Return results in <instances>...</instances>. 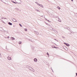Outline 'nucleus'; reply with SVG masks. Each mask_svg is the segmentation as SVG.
Returning a JSON list of instances; mask_svg holds the SVG:
<instances>
[{
  "mask_svg": "<svg viewBox=\"0 0 77 77\" xmlns=\"http://www.w3.org/2000/svg\"><path fill=\"white\" fill-rule=\"evenodd\" d=\"M12 20L14 22H17V20H16V19H15V18H12Z\"/></svg>",
  "mask_w": 77,
  "mask_h": 77,
  "instance_id": "nucleus-1",
  "label": "nucleus"
},
{
  "mask_svg": "<svg viewBox=\"0 0 77 77\" xmlns=\"http://www.w3.org/2000/svg\"><path fill=\"white\" fill-rule=\"evenodd\" d=\"M64 44H65L67 46V47H69V44L66 43H64Z\"/></svg>",
  "mask_w": 77,
  "mask_h": 77,
  "instance_id": "nucleus-2",
  "label": "nucleus"
},
{
  "mask_svg": "<svg viewBox=\"0 0 77 77\" xmlns=\"http://www.w3.org/2000/svg\"><path fill=\"white\" fill-rule=\"evenodd\" d=\"M34 62H36L38 61V60L37 59L35 58L34 59Z\"/></svg>",
  "mask_w": 77,
  "mask_h": 77,
  "instance_id": "nucleus-3",
  "label": "nucleus"
},
{
  "mask_svg": "<svg viewBox=\"0 0 77 77\" xmlns=\"http://www.w3.org/2000/svg\"><path fill=\"white\" fill-rule=\"evenodd\" d=\"M8 60H11V57H8Z\"/></svg>",
  "mask_w": 77,
  "mask_h": 77,
  "instance_id": "nucleus-4",
  "label": "nucleus"
},
{
  "mask_svg": "<svg viewBox=\"0 0 77 77\" xmlns=\"http://www.w3.org/2000/svg\"><path fill=\"white\" fill-rule=\"evenodd\" d=\"M64 29H68V30H69V31H70V30H69V29H68V28H69L68 27H64Z\"/></svg>",
  "mask_w": 77,
  "mask_h": 77,
  "instance_id": "nucleus-5",
  "label": "nucleus"
},
{
  "mask_svg": "<svg viewBox=\"0 0 77 77\" xmlns=\"http://www.w3.org/2000/svg\"><path fill=\"white\" fill-rule=\"evenodd\" d=\"M8 24L9 25H10V26H12V23H11V22H10L8 23Z\"/></svg>",
  "mask_w": 77,
  "mask_h": 77,
  "instance_id": "nucleus-6",
  "label": "nucleus"
},
{
  "mask_svg": "<svg viewBox=\"0 0 77 77\" xmlns=\"http://www.w3.org/2000/svg\"><path fill=\"white\" fill-rule=\"evenodd\" d=\"M34 32H35L37 35H39V32H38L36 31H34Z\"/></svg>",
  "mask_w": 77,
  "mask_h": 77,
  "instance_id": "nucleus-7",
  "label": "nucleus"
},
{
  "mask_svg": "<svg viewBox=\"0 0 77 77\" xmlns=\"http://www.w3.org/2000/svg\"><path fill=\"white\" fill-rule=\"evenodd\" d=\"M39 6H41V7L42 8H44V7H43V5H42L40 4V5H39Z\"/></svg>",
  "mask_w": 77,
  "mask_h": 77,
  "instance_id": "nucleus-8",
  "label": "nucleus"
},
{
  "mask_svg": "<svg viewBox=\"0 0 77 77\" xmlns=\"http://www.w3.org/2000/svg\"><path fill=\"white\" fill-rule=\"evenodd\" d=\"M11 39L12 40H15V38L14 37H11Z\"/></svg>",
  "mask_w": 77,
  "mask_h": 77,
  "instance_id": "nucleus-9",
  "label": "nucleus"
},
{
  "mask_svg": "<svg viewBox=\"0 0 77 77\" xmlns=\"http://www.w3.org/2000/svg\"><path fill=\"white\" fill-rule=\"evenodd\" d=\"M35 3H36L37 5H40V4H38V3L36 2H35Z\"/></svg>",
  "mask_w": 77,
  "mask_h": 77,
  "instance_id": "nucleus-10",
  "label": "nucleus"
},
{
  "mask_svg": "<svg viewBox=\"0 0 77 77\" xmlns=\"http://www.w3.org/2000/svg\"><path fill=\"white\" fill-rule=\"evenodd\" d=\"M12 2L13 3H15V4H16V3H17L15 2H14V1H12Z\"/></svg>",
  "mask_w": 77,
  "mask_h": 77,
  "instance_id": "nucleus-11",
  "label": "nucleus"
},
{
  "mask_svg": "<svg viewBox=\"0 0 77 77\" xmlns=\"http://www.w3.org/2000/svg\"><path fill=\"white\" fill-rule=\"evenodd\" d=\"M21 43H22L21 41H20L19 42V44H21Z\"/></svg>",
  "mask_w": 77,
  "mask_h": 77,
  "instance_id": "nucleus-12",
  "label": "nucleus"
},
{
  "mask_svg": "<svg viewBox=\"0 0 77 77\" xmlns=\"http://www.w3.org/2000/svg\"><path fill=\"white\" fill-rule=\"evenodd\" d=\"M30 41H31V42H33V41H32V39L31 38L30 39H29Z\"/></svg>",
  "mask_w": 77,
  "mask_h": 77,
  "instance_id": "nucleus-13",
  "label": "nucleus"
},
{
  "mask_svg": "<svg viewBox=\"0 0 77 77\" xmlns=\"http://www.w3.org/2000/svg\"><path fill=\"white\" fill-rule=\"evenodd\" d=\"M1 29H2V27H0V31H1V32H2V30Z\"/></svg>",
  "mask_w": 77,
  "mask_h": 77,
  "instance_id": "nucleus-14",
  "label": "nucleus"
},
{
  "mask_svg": "<svg viewBox=\"0 0 77 77\" xmlns=\"http://www.w3.org/2000/svg\"><path fill=\"white\" fill-rule=\"evenodd\" d=\"M24 30L26 31V32H27V29L26 28V29H25Z\"/></svg>",
  "mask_w": 77,
  "mask_h": 77,
  "instance_id": "nucleus-15",
  "label": "nucleus"
},
{
  "mask_svg": "<svg viewBox=\"0 0 77 77\" xmlns=\"http://www.w3.org/2000/svg\"><path fill=\"white\" fill-rule=\"evenodd\" d=\"M34 48H35L33 47H32V50H34Z\"/></svg>",
  "mask_w": 77,
  "mask_h": 77,
  "instance_id": "nucleus-16",
  "label": "nucleus"
},
{
  "mask_svg": "<svg viewBox=\"0 0 77 77\" xmlns=\"http://www.w3.org/2000/svg\"><path fill=\"white\" fill-rule=\"evenodd\" d=\"M19 25L20 26V27H22V25H21V24L19 23Z\"/></svg>",
  "mask_w": 77,
  "mask_h": 77,
  "instance_id": "nucleus-17",
  "label": "nucleus"
},
{
  "mask_svg": "<svg viewBox=\"0 0 77 77\" xmlns=\"http://www.w3.org/2000/svg\"><path fill=\"white\" fill-rule=\"evenodd\" d=\"M4 30L5 31V32H6V33H8V32L7 31H6L5 30Z\"/></svg>",
  "mask_w": 77,
  "mask_h": 77,
  "instance_id": "nucleus-18",
  "label": "nucleus"
},
{
  "mask_svg": "<svg viewBox=\"0 0 77 77\" xmlns=\"http://www.w3.org/2000/svg\"><path fill=\"white\" fill-rule=\"evenodd\" d=\"M36 11H37V12H40V11H39V10H36Z\"/></svg>",
  "mask_w": 77,
  "mask_h": 77,
  "instance_id": "nucleus-19",
  "label": "nucleus"
},
{
  "mask_svg": "<svg viewBox=\"0 0 77 77\" xmlns=\"http://www.w3.org/2000/svg\"><path fill=\"white\" fill-rule=\"evenodd\" d=\"M47 55H48V56H50V55H49V54H48V52H47Z\"/></svg>",
  "mask_w": 77,
  "mask_h": 77,
  "instance_id": "nucleus-20",
  "label": "nucleus"
},
{
  "mask_svg": "<svg viewBox=\"0 0 77 77\" xmlns=\"http://www.w3.org/2000/svg\"><path fill=\"white\" fill-rule=\"evenodd\" d=\"M52 48H54V46H52Z\"/></svg>",
  "mask_w": 77,
  "mask_h": 77,
  "instance_id": "nucleus-21",
  "label": "nucleus"
},
{
  "mask_svg": "<svg viewBox=\"0 0 77 77\" xmlns=\"http://www.w3.org/2000/svg\"><path fill=\"white\" fill-rule=\"evenodd\" d=\"M54 48H57V47H56L55 46H54Z\"/></svg>",
  "mask_w": 77,
  "mask_h": 77,
  "instance_id": "nucleus-22",
  "label": "nucleus"
},
{
  "mask_svg": "<svg viewBox=\"0 0 77 77\" xmlns=\"http://www.w3.org/2000/svg\"><path fill=\"white\" fill-rule=\"evenodd\" d=\"M57 8H58V9H60V7H58Z\"/></svg>",
  "mask_w": 77,
  "mask_h": 77,
  "instance_id": "nucleus-23",
  "label": "nucleus"
},
{
  "mask_svg": "<svg viewBox=\"0 0 77 77\" xmlns=\"http://www.w3.org/2000/svg\"><path fill=\"white\" fill-rule=\"evenodd\" d=\"M56 18H58V19H59V20L60 19L59 18V17H58V16L57 17H56Z\"/></svg>",
  "mask_w": 77,
  "mask_h": 77,
  "instance_id": "nucleus-24",
  "label": "nucleus"
},
{
  "mask_svg": "<svg viewBox=\"0 0 77 77\" xmlns=\"http://www.w3.org/2000/svg\"><path fill=\"white\" fill-rule=\"evenodd\" d=\"M45 24H47V25H48V24L47 23H45Z\"/></svg>",
  "mask_w": 77,
  "mask_h": 77,
  "instance_id": "nucleus-25",
  "label": "nucleus"
},
{
  "mask_svg": "<svg viewBox=\"0 0 77 77\" xmlns=\"http://www.w3.org/2000/svg\"><path fill=\"white\" fill-rule=\"evenodd\" d=\"M48 22H49L50 23H51V21H50V20H48Z\"/></svg>",
  "mask_w": 77,
  "mask_h": 77,
  "instance_id": "nucleus-26",
  "label": "nucleus"
},
{
  "mask_svg": "<svg viewBox=\"0 0 77 77\" xmlns=\"http://www.w3.org/2000/svg\"><path fill=\"white\" fill-rule=\"evenodd\" d=\"M7 38L8 39H9V36H8V37H7Z\"/></svg>",
  "mask_w": 77,
  "mask_h": 77,
  "instance_id": "nucleus-27",
  "label": "nucleus"
},
{
  "mask_svg": "<svg viewBox=\"0 0 77 77\" xmlns=\"http://www.w3.org/2000/svg\"><path fill=\"white\" fill-rule=\"evenodd\" d=\"M27 67H28V68H30V66H27Z\"/></svg>",
  "mask_w": 77,
  "mask_h": 77,
  "instance_id": "nucleus-28",
  "label": "nucleus"
},
{
  "mask_svg": "<svg viewBox=\"0 0 77 77\" xmlns=\"http://www.w3.org/2000/svg\"><path fill=\"white\" fill-rule=\"evenodd\" d=\"M2 23H5V22H4V21H3V20H2Z\"/></svg>",
  "mask_w": 77,
  "mask_h": 77,
  "instance_id": "nucleus-29",
  "label": "nucleus"
},
{
  "mask_svg": "<svg viewBox=\"0 0 77 77\" xmlns=\"http://www.w3.org/2000/svg\"><path fill=\"white\" fill-rule=\"evenodd\" d=\"M3 18H4V19H6V18H4V17Z\"/></svg>",
  "mask_w": 77,
  "mask_h": 77,
  "instance_id": "nucleus-30",
  "label": "nucleus"
},
{
  "mask_svg": "<svg viewBox=\"0 0 77 77\" xmlns=\"http://www.w3.org/2000/svg\"><path fill=\"white\" fill-rule=\"evenodd\" d=\"M60 19H59L58 20V21H60Z\"/></svg>",
  "mask_w": 77,
  "mask_h": 77,
  "instance_id": "nucleus-31",
  "label": "nucleus"
},
{
  "mask_svg": "<svg viewBox=\"0 0 77 77\" xmlns=\"http://www.w3.org/2000/svg\"><path fill=\"white\" fill-rule=\"evenodd\" d=\"M62 38H65V37H64L63 36H62Z\"/></svg>",
  "mask_w": 77,
  "mask_h": 77,
  "instance_id": "nucleus-32",
  "label": "nucleus"
},
{
  "mask_svg": "<svg viewBox=\"0 0 77 77\" xmlns=\"http://www.w3.org/2000/svg\"><path fill=\"white\" fill-rule=\"evenodd\" d=\"M75 16H76V17H77V14H76L75 15Z\"/></svg>",
  "mask_w": 77,
  "mask_h": 77,
  "instance_id": "nucleus-33",
  "label": "nucleus"
},
{
  "mask_svg": "<svg viewBox=\"0 0 77 77\" xmlns=\"http://www.w3.org/2000/svg\"><path fill=\"white\" fill-rule=\"evenodd\" d=\"M45 19L47 21H48V20H47V19L45 18Z\"/></svg>",
  "mask_w": 77,
  "mask_h": 77,
  "instance_id": "nucleus-34",
  "label": "nucleus"
},
{
  "mask_svg": "<svg viewBox=\"0 0 77 77\" xmlns=\"http://www.w3.org/2000/svg\"><path fill=\"white\" fill-rule=\"evenodd\" d=\"M1 54H0V57H1Z\"/></svg>",
  "mask_w": 77,
  "mask_h": 77,
  "instance_id": "nucleus-35",
  "label": "nucleus"
},
{
  "mask_svg": "<svg viewBox=\"0 0 77 77\" xmlns=\"http://www.w3.org/2000/svg\"><path fill=\"white\" fill-rule=\"evenodd\" d=\"M76 76H77V73H76Z\"/></svg>",
  "mask_w": 77,
  "mask_h": 77,
  "instance_id": "nucleus-36",
  "label": "nucleus"
},
{
  "mask_svg": "<svg viewBox=\"0 0 77 77\" xmlns=\"http://www.w3.org/2000/svg\"><path fill=\"white\" fill-rule=\"evenodd\" d=\"M51 70H52V72H53V69H51Z\"/></svg>",
  "mask_w": 77,
  "mask_h": 77,
  "instance_id": "nucleus-37",
  "label": "nucleus"
},
{
  "mask_svg": "<svg viewBox=\"0 0 77 77\" xmlns=\"http://www.w3.org/2000/svg\"><path fill=\"white\" fill-rule=\"evenodd\" d=\"M3 18H3V17H2V19H3Z\"/></svg>",
  "mask_w": 77,
  "mask_h": 77,
  "instance_id": "nucleus-38",
  "label": "nucleus"
},
{
  "mask_svg": "<svg viewBox=\"0 0 77 77\" xmlns=\"http://www.w3.org/2000/svg\"><path fill=\"white\" fill-rule=\"evenodd\" d=\"M71 1H72V2H73V0H71Z\"/></svg>",
  "mask_w": 77,
  "mask_h": 77,
  "instance_id": "nucleus-39",
  "label": "nucleus"
},
{
  "mask_svg": "<svg viewBox=\"0 0 77 77\" xmlns=\"http://www.w3.org/2000/svg\"><path fill=\"white\" fill-rule=\"evenodd\" d=\"M54 40H55V41H56V39H54Z\"/></svg>",
  "mask_w": 77,
  "mask_h": 77,
  "instance_id": "nucleus-40",
  "label": "nucleus"
},
{
  "mask_svg": "<svg viewBox=\"0 0 77 77\" xmlns=\"http://www.w3.org/2000/svg\"><path fill=\"white\" fill-rule=\"evenodd\" d=\"M51 69H52V68L51 67Z\"/></svg>",
  "mask_w": 77,
  "mask_h": 77,
  "instance_id": "nucleus-41",
  "label": "nucleus"
},
{
  "mask_svg": "<svg viewBox=\"0 0 77 77\" xmlns=\"http://www.w3.org/2000/svg\"><path fill=\"white\" fill-rule=\"evenodd\" d=\"M13 27H15V25H14Z\"/></svg>",
  "mask_w": 77,
  "mask_h": 77,
  "instance_id": "nucleus-42",
  "label": "nucleus"
},
{
  "mask_svg": "<svg viewBox=\"0 0 77 77\" xmlns=\"http://www.w3.org/2000/svg\"><path fill=\"white\" fill-rule=\"evenodd\" d=\"M18 3L19 4V3Z\"/></svg>",
  "mask_w": 77,
  "mask_h": 77,
  "instance_id": "nucleus-43",
  "label": "nucleus"
},
{
  "mask_svg": "<svg viewBox=\"0 0 77 77\" xmlns=\"http://www.w3.org/2000/svg\"><path fill=\"white\" fill-rule=\"evenodd\" d=\"M41 17H43V16H41Z\"/></svg>",
  "mask_w": 77,
  "mask_h": 77,
  "instance_id": "nucleus-44",
  "label": "nucleus"
},
{
  "mask_svg": "<svg viewBox=\"0 0 77 77\" xmlns=\"http://www.w3.org/2000/svg\"><path fill=\"white\" fill-rule=\"evenodd\" d=\"M57 42H58V41H57Z\"/></svg>",
  "mask_w": 77,
  "mask_h": 77,
  "instance_id": "nucleus-45",
  "label": "nucleus"
},
{
  "mask_svg": "<svg viewBox=\"0 0 77 77\" xmlns=\"http://www.w3.org/2000/svg\"><path fill=\"white\" fill-rule=\"evenodd\" d=\"M48 57H49V55H48Z\"/></svg>",
  "mask_w": 77,
  "mask_h": 77,
  "instance_id": "nucleus-46",
  "label": "nucleus"
},
{
  "mask_svg": "<svg viewBox=\"0 0 77 77\" xmlns=\"http://www.w3.org/2000/svg\"><path fill=\"white\" fill-rule=\"evenodd\" d=\"M5 1H6V2H7V1H6V0H5Z\"/></svg>",
  "mask_w": 77,
  "mask_h": 77,
  "instance_id": "nucleus-47",
  "label": "nucleus"
},
{
  "mask_svg": "<svg viewBox=\"0 0 77 77\" xmlns=\"http://www.w3.org/2000/svg\"><path fill=\"white\" fill-rule=\"evenodd\" d=\"M69 29L70 28H69Z\"/></svg>",
  "mask_w": 77,
  "mask_h": 77,
  "instance_id": "nucleus-48",
  "label": "nucleus"
},
{
  "mask_svg": "<svg viewBox=\"0 0 77 77\" xmlns=\"http://www.w3.org/2000/svg\"><path fill=\"white\" fill-rule=\"evenodd\" d=\"M5 3V4H6V3Z\"/></svg>",
  "mask_w": 77,
  "mask_h": 77,
  "instance_id": "nucleus-49",
  "label": "nucleus"
},
{
  "mask_svg": "<svg viewBox=\"0 0 77 77\" xmlns=\"http://www.w3.org/2000/svg\"><path fill=\"white\" fill-rule=\"evenodd\" d=\"M5 3V4H6V3Z\"/></svg>",
  "mask_w": 77,
  "mask_h": 77,
  "instance_id": "nucleus-50",
  "label": "nucleus"
}]
</instances>
